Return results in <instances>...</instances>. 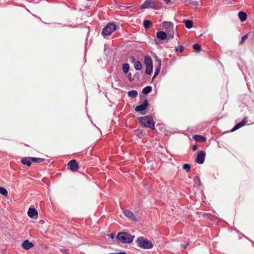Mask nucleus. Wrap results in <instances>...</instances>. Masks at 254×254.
Returning a JSON list of instances; mask_svg holds the SVG:
<instances>
[{
    "mask_svg": "<svg viewBox=\"0 0 254 254\" xmlns=\"http://www.w3.org/2000/svg\"><path fill=\"white\" fill-rule=\"evenodd\" d=\"M139 123L141 124L142 126L145 127H149L153 130L155 128V122L153 121L152 117L147 116L138 119Z\"/></svg>",
    "mask_w": 254,
    "mask_h": 254,
    "instance_id": "obj_2",
    "label": "nucleus"
},
{
    "mask_svg": "<svg viewBox=\"0 0 254 254\" xmlns=\"http://www.w3.org/2000/svg\"><path fill=\"white\" fill-rule=\"evenodd\" d=\"M34 244L30 242L28 240H26L23 241L22 244V247L26 250H28L34 247Z\"/></svg>",
    "mask_w": 254,
    "mask_h": 254,
    "instance_id": "obj_9",
    "label": "nucleus"
},
{
    "mask_svg": "<svg viewBox=\"0 0 254 254\" xmlns=\"http://www.w3.org/2000/svg\"><path fill=\"white\" fill-rule=\"evenodd\" d=\"M244 126V124H242V122H240L238 124H237L232 129H231V132H233L236 130H237L238 129H239V128L242 127Z\"/></svg>",
    "mask_w": 254,
    "mask_h": 254,
    "instance_id": "obj_26",
    "label": "nucleus"
},
{
    "mask_svg": "<svg viewBox=\"0 0 254 254\" xmlns=\"http://www.w3.org/2000/svg\"><path fill=\"white\" fill-rule=\"evenodd\" d=\"M194 5H198V3L197 2H194V4H193Z\"/></svg>",
    "mask_w": 254,
    "mask_h": 254,
    "instance_id": "obj_42",
    "label": "nucleus"
},
{
    "mask_svg": "<svg viewBox=\"0 0 254 254\" xmlns=\"http://www.w3.org/2000/svg\"><path fill=\"white\" fill-rule=\"evenodd\" d=\"M179 50H180V52H182L184 50V47L183 46H180L179 47H175L176 51H178Z\"/></svg>",
    "mask_w": 254,
    "mask_h": 254,
    "instance_id": "obj_34",
    "label": "nucleus"
},
{
    "mask_svg": "<svg viewBox=\"0 0 254 254\" xmlns=\"http://www.w3.org/2000/svg\"><path fill=\"white\" fill-rule=\"evenodd\" d=\"M148 104V100L147 99H145L143 101L142 104L137 106L135 108V110L136 112H141L147 108Z\"/></svg>",
    "mask_w": 254,
    "mask_h": 254,
    "instance_id": "obj_7",
    "label": "nucleus"
},
{
    "mask_svg": "<svg viewBox=\"0 0 254 254\" xmlns=\"http://www.w3.org/2000/svg\"><path fill=\"white\" fill-rule=\"evenodd\" d=\"M129 69V65L128 64L126 63V64H123V70L125 73H127L128 72Z\"/></svg>",
    "mask_w": 254,
    "mask_h": 254,
    "instance_id": "obj_27",
    "label": "nucleus"
},
{
    "mask_svg": "<svg viewBox=\"0 0 254 254\" xmlns=\"http://www.w3.org/2000/svg\"><path fill=\"white\" fill-rule=\"evenodd\" d=\"M185 23L186 27L188 29H190L193 26V22L192 21L187 20L185 21Z\"/></svg>",
    "mask_w": 254,
    "mask_h": 254,
    "instance_id": "obj_23",
    "label": "nucleus"
},
{
    "mask_svg": "<svg viewBox=\"0 0 254 254\" xmlns=\"http://www.w3.org/2000/svg\"><path fill=\"white\" fill-rule=\"evenodd\" d=\"M247 38L248 35L247 34L243 36L242 38L241 42H240V44H243Z\"/></svg>",
    "mask_w": 254,
    "mask_h": 254,
    "instance_id": "obj_35",
    "label": "nucleus"
},
{
    "mask_svg": "<svg viewBox=\"0 0 254 254\" xmlns=\"http://www.w3.org/2000/svg\"><path fill=\"white\" fill-rule=\"evenodd\" d=\"M144 63L146 66H152V60L149 56H145L144 57Z\"/></svg>",
    "mask_w": 254,
    "mask_h": 254,
    "instance_id": "obj_16",
    "label": "nucleus"
},
{
    "mask_svg": "<svg viewBox=\"0 0 254 254\" xmlns=\"http://www.w3.org/2000/svg\"><path fill=\"white\" fill-rule=\"evenodd\" d=\"M190 165L189 164H185L184 165H183V169L185 170H186V171L187 172H189L190 171Z\"/></svg>",
    "mask_w": 254,
    "mask_h": 254,
    "instance_id": "obj_32",
    "label": "nucleus"
},
{
    "mask_svg": "<svg viewBox=\"0 0 254 254\" xmlns=\"http://www.w3.org/2000/svg\"><path fill=\"white\" fill-rule=\"evenodd\" d=\"M31 157H25L21 159V162L23 165H26L29 167L31 166L32 160Z\"/></svg>",
    "mask_w": 254,
    "mask_h": 254,
    "instance_id": "obj_14",
    "label": "nucleus"
},
{
    "mask_svg": "<svg viewBox=\"0 0 254 254\" xmlns=\"http://www.w3.org/2000/svg\"><path fill=\"white\" fill-rule=\"evenodd\" d=\"M244 126V124H242V122H240L238 124H237L232 129H231V132H233L236 130H237L238 129H239V128L242 127Z\"/></svg>",
    "mask_w": 254,
    "mask_h": 254,
    "instance_id": "obj_25",
    "label": "nucleus"
},
{
    "mask_svg": "<svg viewBox=\"0 0 254 254\" xmlns=\"http://www.w3.org/2000/svg\"><path fill=\"white\" fill-rule=\"evenodd\" d=\"M163 1L167 4H170L173 3V2L172 1V0H163Z\"/></svg>",
    "mask_w": 254,
    "mask_h": 254,
    "instance_id": "obj_37",
    "label": "nucleus"
},
{
    "mask_svg": "<svg viewBox=\"0 0 254 254\" xmlns=\"http://www.w3.org/2000/svg\"><path fill=\"white\" fill-rule=\"evenodd\" d=\"M117 29L116 25L113 22L108 23L103 29L102 34L104 37L111 35Z\"/></svg>",
    "mask_w": 254,
    "mask_h": 254,
    "instance_id": "obj_3",
    "label": "nucleus"
},
{
    "mask_svg": "<svg viewBox=\"0 0 254 254\" xmlns=\"http://www.w3.org/2000/svg\"><path fill=\"white\" fill-rule=\"evenodd\" d=\"M163 25L167 31L173 29V24L171 22L165 21L163 23Z\"/></svg>",
    "mask_w": 254,
    "mask_h": 254,
    "instance_id": "obj_13",
    "label": "nucleus"
},
{
    "mask_svg": "<svg viewBox=\"0 0 254 254\" xmlns=\"http://www.w3.org/2000/svg\"><path fill=\"white\" fill-rule=\"evenodd\" d=\"M197 148H198L197 145H193L192 146V149L193 151H195L197 149Z\"/></svg>",
    "mask_w": 254,
    "mask_h": 254,
    "instance_id": "obj_38",
    "label": "nucleus"
},
{
    "mask_svg": "<svg viewBox=\"0 0 254 254\" xmlns=\"http://www.w3.org/2000/svg\"><path fill=\"white\" fill-rule=\"evenodd\" d=\"M248 122V119L247 117L244 118L243 120L241 121L242 124H244V126Z\"/></svg>",
    "mask_w": 254,
    "mask_h": 254,
    "instance_id": "obj_36",
    "label": "nucleus"
},
{
    "mask_svg": "<svg viewBox=\"0 0 254 254\" xmlns=\"http://www.w3.org/2000/svg\"><path fill=\"white\" fill-rule=\"evenodd\" d=\"M155 40V41L156 44L157 45H158L159 44V42H157V41H156V40Z\"/></svg>",
    "mask_w": 254,
    "mask_h": 254,
    "instance_id": "obj_43",
    "label": "nucleus"
},
{
    "mask_svg": "<svg viewBox=\"0 0 254 254\" xmlns=\"http://www.w3.org/2000/svg\"><path fill=\"white\" fill-rule=\"evenodd\" d=\"M136 243L138 247L143 249H150L154 246L151 241L143 237H138L136 240Z\"/></svg>",
    "mask_w": 254,
    "mask_h": 254,
    "instance_id": "obj_1",
    "label": "nucleus"
},
{
    "mask_svg": "<svg viewBox=\"0 0 254 254\" xmlns=\"http://www.w3.org/2000/svg\"><path fill=\"white\" fill-rule=\"evenodd\" d=\"M28 215L30 218H35L38 216V211L35 208H30L28 211Z\"/></svg>",
    "mask_w": 254,
    "mask_h": 254,
    "instance_id": "obj_10",
    "label": "nucleus"
},
{
    "mask_svg": "<svg viewBox=\"0 0 254 254\" xmlns=\"http://www.w3.org/2000/svg\"><path fill=\"white\" fill-rule=\"evenodd\" d=\"M193 48L196 52H199L201 50L200 45L197 43H195L193 45Z\"/></svg>",
    "mask_w": 254,
    "mask_h": 254,
    "instance_id": "obj_31",
    "label": "nucleus"
},
{
    "mask_svg": "<svg viewBox=\"0 0 254 254\" xmlns=\"http://www.w3.org/2000/svg\"><path fill=\"white\" fill-rule=\"evenodd\" d=\"M117 238L122 243H130L133 240L134 236H131L126 232H120L118 233Z\"/></svg>",
    "mask_w": 254,
    "mask_h": 254,
    "instance_id": "obj_4",
    "label": "nucleus"
},
{
    "mask_svg": "<svg viewBox=\"0 0 254 254\" xmlns=\"http://www.w3.org/2000/svg\"><path fill=\"white\" fill-rule=\"evenodd\" d=\"M167 32V37H169V38H173L174 37V34H175V32L173 30H168Z\"/></svg>",
    "mask_w": 254,
    "mask_h": 254,
    "instance_id": "obj_29",
    "label": "nucleus"
},
{
    "mask_svg": "<svg viewBox=\"0 0 254 254\" xmlns=\"http://www.w3.org/2000/svg\"><path fill=\"white\" fill-rule=\"evenodd\" d=\"M108 254H127L125 252H120V253H110Z\"/></svg>",
    "mask_w": 254,
    "mask_h": 254,
    "instance_id": "obj_39",
    "label": "nucleus"
},
{
    "mask_svg": "<svg viewBox=\"0 0 254 254\" xmlns=\"http://www.w3.org/2000/svg\"><path fill=\"white\" fill-rule=\"evenodd\" d=\"M138 93L136 90H131L128 92V95L132 98L136 97L137 96Z\"/></svg>",
    "mask_w": 254,
    "mask_h": 254,
    "instance_id": "obj_24",
    "label": "nucleus"
},
{
    "mask_svg": "<svg viewBox=\"0 0 254 254\" xmlns=\"http://www.w3.org/2000/svg\"><path fill=\"white\" fill-rule=\"evenodd\" d=\"M67 165L72 172H76L79 168L78 165L75 160H71L69 161L67 163Z\"/></svg>",
    "mask_w": 254,
    "mask_h": 254,
    "instance_id": "obj_6",
    "label": "nucleus"
},
{
    "mask_svg": "<svg viewBox=\"0 0 254 254\" xmlns=\"http://www.w3.org/2000/svg\"><path fill=\"white\" fill-rule=\"evenodd\" d=\"M158 66L156 67L155 71L154 72L153 78H154V77L157 76L158 75V74H159V73L160 72V67H161V60H158Z\"/></svg>",
    "mask_w": 254,
    "mask_h": 254,
    "instance_id": "obj_17",
    "label": "nucleus"
},
{
    "mask_svg": "<svg viewBox=\"0 0 254 254\" xmlns=\"http://www.w3.org/2000/svg\"><path fill=\"white\" fill-rule=\"evenodd\" d=\"M189 245V243H187L185 245H183L182 246V247H183L184 249H186L187 246Z\"/></svg>",
    "mask_w": 254,
    "mask_h": 254,
    "instance_id": "obj_40",
    "label": "nucleus"
},
{
    "mask_svg": "<svg viewBox=\"0 0 254 254\" xmlns=\"http://www.w3.org/2000/svg\"><path fill=\"white\" fill-rule=\"evenodd\" d=\"M133 64H134V67L136 70H140L142 69V64L139 61H134Z\"/></svg>",
    "mask_w": 254,
    "mask_h": 254,
    "instance_id": "obj_18",
    "label": "nucleus"
},
{
    "mask_svg": "<svg viewBox=\"0 0 254 254\" xmlns=\"http://www.w3.org/2000/svg\"><path fill=\"white\" fill-rule=\"evenodd\" d=\"M0 193L4 196H7L8 192L4 188L0 187Z\"/></svg>",
    "mask_w": 254,
    "mask_h": 254,
    "instance_id": "obj_28",
    "label": "nucleus"
},
{
    "mask_svg": "<svg viewBox=\"0 0 254 254\" xmlns=\"http://www.w3.org/2000/svg\"><path fill=\"white\" fill-rule=\"evenodd\" d=\"M110 237L112 239H114L115 238V235L114 234H111L110 235Z\"/></svg>",
    "mask_w": 254,
    "mask_h": 254,
    "instance_id": "obj_41",
    "label": "nucleus"
},
{
    "mask_svg": "<svg viewBox=\"0 0 254 254\" xmlns=\"http://www.w3.org/2000/svg\"><path fill=\"white\" fill-rule=\"evenodd\" d=\"M124 213L126 217L131 220H135L136 219L133 213L128 210H125L124 211Z\"/></svg>",
    "mask_w": 254,
    "mask_h": 254,
    "instance_id": "obj_11",
    "label": "nucleus"
},
{
    "mask_svg": "<svg viewBox=\"0 0 254 254\" xmlns=\"http://www.w3.org/2000/svg\"><path fill=\"white\" fill-rule=\"evenodd\" d=\"M152 90V87L150 86H147L142 89V93L144 94H147Z\"/></svg>",
    "mask_w": 254,
    "mask_h": 254,
    "instance_id": "obj_20",
    "label": "nucleus"
},
{
    "mask_svg": "<svg viewBox=\"0 0 254 254\" xmlns=\"http://www.w3.org/2000/svg\"><path fill=\"white\" fill-rule=\"evenodd\" d=\"M193 139L198 141L204 142L206 140L205 137L199 135H195L193 136Z\"/></svg>",
    "mask_w": 254,
    "mask_h": 254,
    "instance_id": "obj_19",
    "label": "nucleus"
},
{
    "mask_svg": "<svg viewBox=\"0 0 254 254\" xmlns=\"http://www.w3.org/2000/svg\"><path fill=\"white\" fill-rule=\"evenodd\" d=\"M156 37L160 40H164L167 38V34L164 31H158L156 33Z\"/></svg>",
    "mask_w": 254,
    "mask_h": 254,
    "instance_id": "obj_12",
    "label": "nucleus"
},
{
    "mask_svg": "<svg viewBox=\"0 0 254 254\" xmlns=\"http://www.w3.org/2000/svg\"><path fill=\"white\" fill-rule=\"evenodd\" d=\"M205 156V152L204 151H200L197 154L196 158V162L199 164H202L204 162Z\"/></svg>",
    "mask_w": 254,
    "mask_h": 254,
    "instance_id": "obj_8",
    "label": "nucleus"
},
{
    "mask_svg": "<svg viewBox=\"0 0 254 254\" xmlns=\"http://www.w3.org/2000/svg\"><path fill=\"white\" fill-rule=\"evenodd\" d=\"M153 69V65L152 66H146V69L145 70V73L146 74H150L152 72Z\"/></svg>",
    "mask_w": 254,
    "mask_h": 254,
    "instance_id": "obj_30",
    "label": "nucleus"
},
{
    "mask_svg": "<svg viewBox=\"0 0 254 254\" xmlns=\"http://www.w3.org/2000/svg\"><path fill=\"white\" fill-rule=\"evenodd\" d=\"M143 26L145 29L149 28L152 25V23L150 20H145L143 21Z\"/></svg>",
    "mask_w": 254,
    "mask_h": 254,
    "instance_id": "obj_21",
    "label": "nucleus"
},
{
    "mask_svg": "<svg viewBox=\"0 0 254 254\" xmlns=\"http://www.w3.org/2000/svg\"><path fill=\"white\" fill-rule=\"evenodd\" d=\"M155 5L154 1L151 0H145L140 6V9L155 8Z\"/></svg>",
    "mask_w": 254,
    "mask_h": 254,
    "instance_id": "obj_5",
    "label": "nucleus"
},
{
    "mask_svg": "<svg viewBox=\"0 0 254 254\" xmlns=\"http://www.w3.org/2000/svg\"><path fill=\"white\" fill-rule=\"evenodd\" d=\"M32 161L34 163H39L44 161V159L41 158L31 157Z\"/></svg>",
    "mask_w": 254,
    "mask_h": 254,
    "instance_id": "obj_22",
    "label": "nucleus"
},
{
    "mask_svg": "<svg viewBox=\"0 0 254 254\" xmlns=\"http://www.w3.org/2000/svg\"><path fill=\"white\" fill-rule=\"evenodd\" d=\"M238 16L240 20L242 22H244L247 19V14L245 12L240 11L238 13Z\"/></svg>",
    "mask_w": 254,
    "mask_h": 254,
    "instance_id": "obj_15",
    "label": "nucleus"
},
{
    "mask_svg": "<svg viewBox=\"0 0 254 254\" xmlns=\"http://www.w3.org/2000/svg\"><path fill=\"white\" fill-rule=\"evenodd\" d=\"M193 180H194V182L196 183V184H197L199 186H200L201 184H200V181L199 180V178L198 176H195L194 179H193Z\"/></svg>",
    "mask_w": 254,
    "mask_h": 254,
    "instance_id": "obj_33",
    "label": "nucleus"
}]
</instances>
